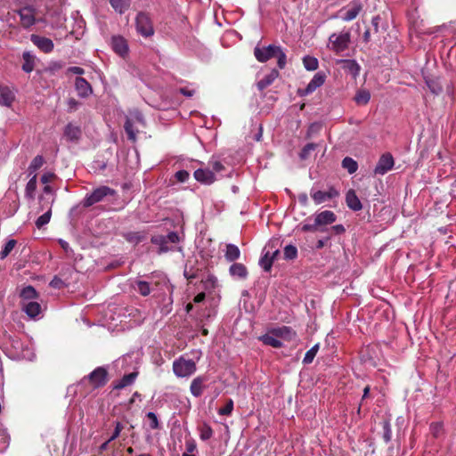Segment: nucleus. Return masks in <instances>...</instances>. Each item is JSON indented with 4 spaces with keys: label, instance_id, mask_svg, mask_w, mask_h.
<instances>
[{
    "label": "nucleus",
    "instance_id": "nucleus-19",
    "mask_svg": "<svg viewBox=\"0 0 456 456\" xmlns=\"http://www.w3.org/2000/svg\"><path fill=\"white\" fill-rule=\"evenodd\" d=\"M193 175L198 182L205 184H211L216 180L214 172L208 169L199 168L194 172Z\"/></svg>",
    "mask_w": 456,
    "mask_h": 456
},
{
    "label": "nucleus",
    "instance_id": "nucleus-31",
    "mask_svg": "<svg viewBox=\"0 0 456 456\" xmlns=\"http://www.w3.org/2000/svg\"><path fill=\"white\" fill-rule=\"evenodd\" d=\"M22 59L24 61L22 64V70L26 73H30L35 67V57L30 52H24L22 54Z\"/></svg>",
    "mask_w": 456,
    "mask_h": 456
},
{
    "label": "nucleus",
    "instance_id": "nucleus-58",
    "mask_svg": "<svg viewBox=\"0 0 456 456\" xmlns=\"http://www.w3.org/2000/svg\"><path fill=\"white\" fill-rule=\"evenodd\" d=\"M50 286L54 289H61L64 286V282L59 277L54 276L53 279L50 282Z\"/></svg>",
    "mask_w": 456,
    "mask_h": 456
},
{
    "label": "nucleus",
    "instance_id": "nucleus-55",
    "mask_svg": "<svg viewBox=\"0 0 456 456\" xmlns=\"http://www.w3.org/2000/svg\"><path fill=\"white\" fill-rule=\"evenodd\" d=\"M78 101H77L75 98H69L68 99L67 105H68V111L72 112L77 110V107L79 106Z\"/></svg>",
    "mask_w": 456,
    "mask_h": 456
},
{
    "label": "nucleus",
    "instance_id": "nucleus-48",
    "mask_svg": "<svg viewBox=\"0 0 456 456\" xmlns=\"http://www.w3.org/2000/svg\"><path fill=\"white\" fill-rule=\"evenodd\" d=\"M317 148V144L314 142H309L304 146L299 153V157L301 159H307L312 151H314Z\"/></svg>",
    "mask_w": 456,
    "mask_h": 456
},
{
    "label": "nucleus",
    "instance_id": "nucleus-18",
    "mask_svg": "<svg viewBox=\"0 0 456 456\" xmlns=\"http://www.w3.org/2000/svg\"><path fill=\"white\" fill-rule=\"evenodd\" d=\"M326 79V75L322 72H317L312 80L308 83L303 94H310L314 92L317 88L322 86Z\"/></svg>",
    "mask_w": 456,
    "mask_h": 456
},
{
    "label": "nucleus",
    "instance_id": "nucleus-47",
    "mask_svg": "<svg viewBox=\"0 0 456 456\" xmlns=\"http://www.w3.org/2000/svg\"><path fill=\"white\" fill-rule=\"evenodd\" d=\"M383 435L382 438L386 444L389 443L392 439V430L391 425L388 420H384L382 422Z\"/></svg>",
    "mask_w": 456,
    "mask_h": 456
},
{
    "label": "nucleus",
    "instance_id": "nucleus-57",
    "mask_svg": "<svg viewBox=\"0 0 456 456\" xmlns=\"http://www.w3.org/2000/svg\"><path fill=\"white\" fill-rule=\"evenodd\" d=\"M126 238L130 242H133V241L139 242L142 240V236L139 232H129L126 236Z\"/></svg>",
    "mask_w": 456,
    "mask_h": 456
},
{
    "label": "nucleus",
    "instance_id": "nucleus-15",
    "mask_svg": "<svg viewBox=\"0 0 456 456\" xmlns=\"http://www.w3.org/2000/svg\"><path fill=\"white\" fill-rule=\"evenodd\" d=\"M338 62L341 64V68L346 73L350 74L354 79L359 76L361 68L356 61L351 59H344L339 60Z\"/></svg>",
    "mask_w": 456,
    "mask_h": 456
},
{
    "label": "nucleus",
    "instance_id": "nucleus-53",
    "mask_svg": "<svg viewBox=\"0 0 456 456\" xmlns=\"http://www.w3.org/2000/svg\"><path fill=\"white\" fill-rule=\"evenodd\" d=\"M123 428H124L123 425L119 421H117L115 424L114 432L111 435V436L110 437V439L108 440V442H111V441L117 439L119 436Z\"/></svg>",
    "mask_w": 456,
    "mask_h": 456
},
{
    "label": "nucleus",
    "instance_id": "nucleus-26",
    "mask_svg": "<svg viewBox=\"0 0 456 456\" xmlns=\"http://www.w3.org/2000/svg\"><path fill=\"white\" fill-rule=\"evenodd\" d=\"M230 274L240 279H246L248 275L247 267L240 263H234L230 266Z\"/></svg>",
    "mask_w": 456,
    "mask_h": 456
},
{
    "label": "nucleus",
    "instance_id": "nucleus-41",
    "mask_svg": "<svg viewBox=\"0 0 456 456\" xmlns=\"http://www.w3.org/2000/svg\"><path fill=\"white\" fill-rule=\"evenodd\" d=\"M199 431H200V437L201 440L203 441H206V440H208L212 437L213 436V429L212 428L207 424V423H203L200 428H199Z\"/></svg>",
    "mask_w": 456,
    "mask_h": 456
},
{
    "label": "nucleus",
    "instance_id": "nucleus-4",
    "mask_svg": "<svg viewBox=\"0 0 456 456\" xmlns=\"http://www.w3.org/2000/svg\"><path fill=\"white\" fill-rule=\"evenodd\" d=\"M196 362L191 359L180 356L173 362V371L178 378H188L195 373Z\"/></svg>",
    "mask_w": 456,
    "mask_h": 456
},
{
    "label": "nucleus",
    "instance_id": "nucleus-44",
    "mask_svg": "<svg viewBox=\"0 0 456 456\" xmlns=\"http://www.w3.org/2000/svg\"><path fill=\"white\" fill-rule=\"evenodd\" d=\"M303 63L307 70H315L318 69V60L313 56H305L303 59Z\"/></svg>",
    "mask_w": 456,
    "mask_h": 456
},
{
    "label": "nucleus",
    "instance_id": "nucleus-11",
    "mask_svg": "<svg viewBox=\"0 0 456 456\" xmlns=\"http://www.w3.org/2000/svg\"><path fill=\"white\" fill-rule=\"evenodd\" d=\"M362 10V4L359 0H354L350 4V8L348 10H346V8H342L339 11V13L344 14L341 16L342 20L345 21H351L354 20L359 13Z\"/></svg>",
    "mask_w": 456,
    "mask_h": 456
},
{
    "label": "nucleus",
    "instance_id": "nucleus-38",
    "mask_svg": "<svg viewBox=\"0 0 456 456\" xmlns=\"http://www.w3.org/2000/svg\"><path fill=\"white\" fill-rule=\"evenodd\" d=\"M125 131L127 135V139L131 142L136 141V131L134 128V124L131 119L127 118L124 125Z\"/></svg>",
    "mask_w": 456,
    "mask_h": 456
},
{
    "label": "nucleus",
    "instance_id": "nucleus-28",
    "mask_svg": "<svg viewBox=\"0 0 456 456\" xmlns=\"http://www.w3.org/2000/svg\"><path fill=\"white\" fill-rule=\"evenodd\" d=\"M279 338H276L275 336L270 334V330L268 333L262 335L258 338V339L263 342V344L266 346H270L273 348H281L282 347V343L281 340L278 339Z\"/></svg>",
    "mask_w": 456,
    "mask_h": 456
},
{
    "label": "nucleus",
    "instance_id": "nucleus-51",
    "mask_svg": "<svg viewBox=\"0 0 456 456\" xmlns=\"http://www.w3.org/2000/svg\"><path fill=\"white\" fill-rule=\"evenodd\" d=\"M233 410V401L232 399H228L224 407L218 410L219 415H230Z\"/></svg>",
    "mask_w": 456,
    "mask_h": 456
},
{
    "label": "nucleus",
    "instance_id": "nucleus-63",
    "mask_svg": "<svg viewBox=\"0 0 456 456\" xmlns=\"http://www.w3.org/2000/svg\"><path fill=\"white\" fill-rule=\"evenodd\" d=\"M180 93L186 96V97H191L193 96L195 91L194 90H191V89H188V88H185V87H183V88H180Z\"/></svg>",
    "mask_w": 456,
    "mask_h": 456
},
{
    "label": "nucleus",
    "instance_id": "nucleus-40",
    "mask_svg": "<svg viewBox=\"0 0 456 456\" xmlns=\"http://www.w3.org/2000/svg\"><path fill=\"white\" fill-rule=\"evenodd\" d=\"M17 244V240L14 239L9 240L2 248L0 252V259H4L9 256Z\"/></svg>",
    "mask_w": 456,
    "mask_h": 456
},
{
    "label": "nucleus",
    "instance_id": "nucleus-42",
    "mask_svg": "<svg viewBox=\"0 0 456 456\" xmlns=\"http://www.w3.org/2000/svg\"><path fill=\"white\" fill-rule=\"evenodd\" d=\"M429 430L433 437L440 438L444 435V425L442 422H433L429 426Z\"/></svg>",
    "mask_w": 456,
    "mask_h": 456
},
{
    "label": "nucleus",
    "instance_id": "nucleus-32",
    "mask_svg": "<svg viewBox=\"0 0 456 456\" xmlns=\"http://www.w3.org/2000/svg\"><path fill=\"white\" fill-rule=\"evenodd\" d=\"M354 100L358 105H367L370 100V93L366 89H360L356 92Z\"/></svg>",
    "mask_w": 456,
    "mask_h": 456
},
{
    "label": "nucleus",
    "instance_id": "nucleus-62",
    "mask_svg": "<svg viewBox=\"0 0 456 456\" xmlns=\"http://www.w3.org/2000/svg\"><path fill=\"white\" fill-rule=\"evenodd\" d=\"M380 20L381 19H380L379 15H376V16L372 17V19H371V24L374 28L375 32L379 31V25Z\"/></svg>",
    "mask_w": 456,
    "mask_h": 456
},
{
    "label": "nucleus",
    "instance_id": "nucleus-35",
    "mask_svg": "<svg viewBox=\"0 0 456 456\" xmlns=\"http://www.w3.org/2000/svg\"><path fill=\"white\" fill-rule=\"evenodd\" d=\"M111 7L118 13L125 12L130 6V0H110Z\"/></svg>",
    "mask_w": 456,
    "mask_h": 456
},
{
    "label": "nucleus",
    "instance_id": "nucleus-3",
    "mask_svg": "<svg viewBox=\"0 0 456 456\" xmlns=\"http://www.w3.org/2000/svg\"><path fill=\"white\" fill-rule=\"evenodd\" d=\"M116 191L109 186L102 185L96 189H94L90 194H87L84 200L83 206L85 208H89L98 202H102L105 200V198L110 196H115Z\"/></svg>",
    "mask_w": 456,
    "mask_h": 456
},
{
    "label": "nucleus",
    "instance_id": "nucleus-10",
    "mask_svg": "<svg viewBox=\"0 0 456 456\" xmlns=\"http://www.w3.org/2000/svg\"><path fill=\"white\" fill-rule=\"evenodd\" d=\"M339 192L334 187H330L327 191H316L311 192V197L314 200V203L319 205L329 200L338 197Z\"/></svg>",
    "mask_w": 456,
    "mask_h": 456
},
{
    "label": "nucleus",
    "instance_id": "nucleus-12",
    "mask_svg": "<svg viewBox=\"0 0 456 456\" xmlns=\"http://www.w3.org/2000/svg\"><path fill=\"white\" fill-rule=\"evenodd\" d=\"M270 334L287 341H291L297 337V332L289 326L273 328L270 330Z\"/></svg>",
    "mask_w": 456,
    "mask_h": 456
},
{
    "label": "nucleus",
    "instance_id": "nucleus-24",
    "mask_svg": "<svg viewBox=\"0 0 456 456\" xmlns=\"http://www.w3.org/2000/svg\"><path fill=\"white\" fill-rule=\"evenodd\" d=\"M280 73L276 69H273L269 74L265 76L256 83V87L259 91L265 90L279 77Z\"/></svg>",
    "mask_w": 456,
    "mask_h": 456
},
{
    "label": "nucleus",
    "instance_id": "nucleus-16",
    "mask_svg": "<svg viewBox=\"0 0 456 456\" xmlns=\"http://www.w3.org/2000/svg\"><path fill=\"white\" fill-rule=\"evenodd\" d=\"M316 224H319L321 228L329 225L336 222L337 216L331 210H324L315 215Z\"/></svg>",
    "mask_w": 456,
    "mask_h": 456
},
{
    "label": "nucleus",
    "instance_id": "nucleus-43",
    "mask_svg": "<svg viewBox=\"0 0 456 456\" xmlns=\"http://www.w3.org/2000/svg\"><path fill=\"white\" fill-rule=\"evenodd\" d=\"M319 350V344L314 345L312 348H310L305 354L303 359L304 364H310L313 362L314 357L316 356Z\"/></svg>",
    "mask_w": 456,
    "mask_h": 456
},
{
    "label": "nucleus",
    "instance_id": "nucleus-1",
    "mask_svg": "<svg viewBox=\"0 0 456 456\" xmlns=\"http://www.w3.org/2000/svg\"><path fill=\"white\" fill-rule=\"evenodd\" d=\"M254 56L259 62H266L272 58H277V65L282 69L287 63V56L280 45H269L268 46H259L254 48Z\"/></svg>",
    "mask_w": 456,
    "mask_h": 456
},
{
    "label": "nucleus",
    "instance_id": "nucleus-6",
    "mask_svg": "<svg viewBox=\"0 0 456 456\" xmlns=\"http://www.w3.org/2000/svg\"><path fill=\"white\" fill-rule=\"evenodd\" d=\"M83 380H87L93 389H98L103 387L108 383L109 373L105 367L100 366L84 377Z\"/></svg>",
    "mask_w": 456,
    "mask_h": 456
},
{
    "label": "nucleus",
    "instance_id": "nucleus-59",
    "mask_svg": "<svg viewBox=\"0 0 456 456\" xmlns=\"http://www.w3.org/2000/svg\"><path fill=\"white\" fill-rule=\"evenodd\" d=\"M330 231L337 235L342 234L346 232L345 227L342 224H336L331 226Z\"/></svg>",
    "mask_w": 456,
    "mask_h": 456
},
{
    "label": "nucleus",
    "instance_id": "nucleus-8",
    "mask_svg": "<svg viewBox=\"0 0 456 456\" xmlns=\"http://www.w3.org/2000/svg\"><path fill=\"white\" fill-rule=\"evenodd\" d=\"M395 161L392 154L390 153H384L380 156L375 169L374 173L375 175H385L389 170H391L394 167Z\"/></svg>",
    "mask_w": 456,
    "mask_h": 456
},
{
    "label": "nucleus",
    "instance_id": "nucleus-49",
    "mask_svg": "<svg viewBox=\"0 0 456 456\" xmlns=\"http://www.w3.org/2000/svg\"><path fill=\"white\" fill-rule=\"evenodd\" d=\"M51 216H52V210L50 208L47 212H45V214H43L37 219V221H36L37 227L38 229H41L44 225L47 224L50 222Z\"/></svg>",
    "mask_w": 456,
    "mask_h": 456
},
{
    "label": "nucleus",
    "instance_id": "nucleus-50",
    "mask_svg": "<svg viewBox=\"0 0 456 456\" xmlns=\"http://www.w3.org/2000/svg\"><path fill=\"white\" fill-rule=\"evenodd\" d=\"M426 85L433 94L437 95L442 92L441 86L434 80H426Z\"/></svg>",
    "mask_w": 456,
    "mask_h": 456
},
{
    "label": "nucleus",
    "instance_id": "nucleus-56",
    "mask_svg": "<svg viewBox=\"0 0 456 456\" xmlns=\"http://www.w3.org/2000/svg\"><path fill=\"white\" fill-rule=\"evenodd\" d=\"M55 178H56V175L54 173L47 172V173H45L41 176V182L44 184H47V183H51L53 180H54Z\"/></svg>",
    "mask_w": 456,
    "mask_h": 456
},
{
    "label": "nucleus",
    "instance_id": "nucleus-33",
    "mask_svg": "<svg viewBox=\"0 0 456 456\" xmlns=\"http://www.w3.org/2000/svg\"><path fill=\"white\" fill-rule=\"evenodd\" d=\"M20 297L23 301L32 300L38 297V293L33 286L28 285L21 289Z\"/></svg>",
    "mask_w": 456,
    "mask_h": 456
},
{
    "label": "nucleus",
    "instance_id": "nucleus-34",
    "mask_svg": "<svg viewBox=\"0 0 456 456\" xmlns=\"http://www.w3.org/2000/svg\"><path fill=\"white\" fill-rule=\"evenodd\" d=\"M309 220H310V217H308L305 220V224H301V226H300L301 232H324L325 231L324 228H321V226L319 224H316V218L315 217L314 219V223L313 224L307 223Z\"/></svg>",
    "mask_w": 456,
    "mask_h": 456
},
{
    "label": "nucleus",
    "instance_id": "nucleus-2",
    "mask_svg": "<svg viewBox=\"0 0 456 456\" xmlns=\"http://www.w3.org/2000/svg\"><path fill=\"white\" fill-rule=\"evenodd\" d=\"M350 43L351 34L349 31L333 33L329 37L328 48L339 54L348 49Z\"/></svg>",
    "mask_w": 456,
    "mask_h": 456
},
{
    "label": "nucleus",
    "instance_id": "nucleus-13",
    "mask_svg": "<svg viewBox=\"0 0 456 456\" xmlns=\"http://www.w3.org/2000/svg\"><path fill=\"white\" fill-rule=\"evenodd\" d=\"M30 39L36 46H37L42 52L45 53H49L53 50L54 45L53 41L48 37L33 34L31 35Z\"/></svg>",
    "mask_w": 456,
    "mask_h": 456
},
{
    "label": "nucleus",
    "instance_id": "nucleus-5",
    "mask_svg": "<svg viewBox=\"0 0 456 456\" xmlns=\"http://www.w3.org/2000/svg\"><path fill=\"white\" fill-rule=\"evenodd\" d=\"M152 244L159 246V254L167 253L174 250V246L169 244H176L179 242V236L175 232H170L167 236L155 235L151 239Z\"/></svg>",
    "mask_w": 456,
    "mask_h": 456
},
{
    "label": "nucleus",
    "instance_id": "nucleus-52",
    "mask_svg": "<svg viewBox=\"0 0 456 456\" xmlns=\"http://www.w3.org/2000/svg\"><path fill=\"white\" fill-rule=\"evenodd\" d=\"M146 417L150 419V427L151 429H159V423L157 418V415L150 411L146 414Z\"/></svg>",
    "mask_w": 456,
    "mask_h": 456
},
{
    "label": "nucleus",
    "instance_id": "nucleus-45",
    "mask_svg": "<svg viewBox=\"0 0 456 456\" xmlns=\"http://www.w3.org/2000/svg\"><path fill=\"white\" fill-rule=\"evenodd\" d=\"M135 289L143 297L148 296L151 293L150 284L144 281H136Z\"/></svg>",
    "mask_w": 456,
    "mask_h": 456
},
{
    "label": "nucleus",
    "instance_id": "nucleus-20",
    "mask_svg": "<svg viewBox=\"0 0 456 456\" xmlns=\"http://www.w3.org/2000/svg\"><path fill=\"white\" fill-rule=\"evenodd\" d=\"M206 381L207 378L205 376H198L192 379L190 386V391L193 396L200 397L202 395L205 388L204 383Z\"/></svg>",
    "mask_w": 456,
    "mask_h": 456
},
{
    "label": "nucleus",
    "instance_id": "nucleus-30",
    "mask_svg": "<svg viewBox=\"0 0 456 456\" xmlns=\"http://www.w3.org/2000/svg\"><path fill=\"white\" fill-rule=\"evenodd\" d=\"M37 174H34L28 182L25 188V197L29 200H35V193L37 191Z\"/></svg>",
    "mask_w": 456,
    "mask_h": 456
},
{
    "label": "nucleus",
    "instance_id": "nucleus-25",
    "mask_svg": "<svg viewBox=\"0 0 456 456\" xmlns=\"http://www.w3.org/2000/svg\"><path fill=\"white\" fill-rule=\"evenodd\" d=\"M22 310L30 317L36 318L41 313V305L37 302L22 303Z\"/></svg>",
    "mask_w": 456,
    "mask_h": 456
},
{
    "label": "nucleus",
    "instance_id": "nucleus-46",
    "mask_svg": "<svg viewBox=\"0 0 456 456\" xmlns=\"http://www.w3.org/2000/svg\"><path fill=\"white\" fill-rule=\"evenodd\" d=\"M284 259L294 260L297 256V248L293 245H287L283 250Z\"/></svg>",
    "mask_w": 456,
    "mask_h": 456
},
{
    "label": "nucleus",
    "instance_id": "nucleus-64",
    "mask_svg": "<svg viewBox=\"0 0 456 456\" xmlns=\"http://www.w3.org/2000/svg\"><path fill=\"white\" fill-rule=\"evenodd\" d=\"M212 167H213V170L216 172H220L224 168V165L220 161H215L212 164Z\"/></svg>",
    "mask_w": 456,
    "mask_h": 456
},
{
    "label": "nucleus",
    "instance_id": "nucleus-37",
    "mask_svg": "<svg viewBox=\"0 0 456 456\" xmlns=\"http://www.w3.org/2000/svg\"><path fill=\"white\" fill-rule=\"evenodd\" d=\"M44 163H45V159H44L43 156H41V155L36 156L32 159V161L30 162L28 167L29 175H34L37 170H38L39 168H41L43 167Z\"/></svg>",
    "mask_w": 456,
    "mask_h": 456
},
{
    "label": "nucleus",
    "instance_id": "nucleus-39",
    "mask_svg": "<svg viewBox=\"0 0 456 456\" xmlns=\"http://www.w3.org/2000/svg\"><path fill=\"white\" fill-rule=\"evenodd\" d=\"M273 263V257H270L269 252L265 253L259 260L260 266L265 272H270Z\"/></svg>",
    "mask_w": 456,
    "mask_h": 456
},
{
    "label": "nucleus",
    "instance_id": "nucleus-23",
    "mask_svg": "<svg viewBox=\"0 0 456 456\" xmlns=\"http://www.w3.org/2000/svg\"><path fill=\"white\" fill-rule=\"evenodd\" d=\"M137 376V371H134L129 374L124 375L122 379L113 382V389L120 390L132 385L134 382Z\"/></svg>",
    "mask_w": 456,
    "mask_h": 456
},
{
    "label": "nucleus",
    "instance_id": "nucleus-29",
    "mask_svg": "<svg viewBox=\"0 0 456 456\" xmlns=\"http://www.w3.org/2000/svg\"><path fill=\"white\" fill-rule=\"evenodd\" d=\"M224 256L228 262H234L240 258V250L234 244H227Z\"/></svg>",
    "mask_w": 456,
    "mask_h": 456
},
{
    "label": "nucleus",
    "instance_id": "nucleus-61",
    "mask_svg": "<svg viewBox=\"0 0 456 456\" xmlns=\"http://www.w3.org/2000/svg\"><path fill=\"white\" fill-rule=\"evenodd\" d=\"M68 71L69 73H72V74H77V75H82L85 73V70L84 69L80 68V67H77V66H72V67H69L68 69Z\"/></svg>",
    "mask_w": 456,
    "mask_h": 456
},
{
    "label": "nucleus",
    "instance_id": "nucleus-7",
    "mask_svg": "<svg viewBox=\"0 0 456 456\" xmlns=\"http://www.w3.org/2000/svg\"><path fill=\"white\" fill-rule=\"evenodd\" d=\"M136 30L142 36L148 37L154 34L152 21L148 13L140 12L135 19Z\"/></svg>",
    "mask_w": 456,
    "mask_h": 456
},
{
    "label": "nucleus",
    "instance_id": "nucleus-14",
    "mask_svg": "<svg viewBox=\"0 0 456 456\" xmlns=\"http://www.w3.org/2000/svg\"><path fill=\"white\" fill-rule=\"evenodd\" d=\"M111 46L113 51L123 58L128 53V45L123 37H113L111 39Z\"/></svg>",
    "mask_w": 456,
    "mask_h": 456
},
{
    "label": "nucleus",
    "instance_id": "nucleus-17",
    "mask_svg": "<svg viewBox=\"0 0 456 456\" xmlns=\"http://www.w3.org/2000/svg\"><path fill=\"white\" fill-rule=\"evenodd\" d=\"M75 88L77 94L83 98L88 97L93 93L91 85L81 77L75 79Z\"/></svg>",
    "mask_w": 456,
    "mask_h": 456
},
{
    "label": "nucleus",
    "instance_id": "nucleus-21",
    "mask_svg": "<svg viewBox=\"0 0 456 456\" xmlns=\"http://www.w3.org/2000/svg\"><path fill=\"white\" fill-rule=\"evenodd\" d=\"M14 100L13 92L6 86H0V105L11 107Z\"/></svg>",
    "mask_w": 456,
    "mask_h": 456
},
{
    "label": "nucleus",
    "instance_id": "nucleus-22",
    "mask_svg": "<svg viewBox=\"0 0 456 456\" xmlns=\"http://www.w3.org/2000/svg\"><path fill=\"white\" fill-rule=\"evenodd\" d=\"M346 206L354 210V211H359L362 208V205L356 195L354 190L350 189L346 194Z\"/></svg>",
    "mask_w": 456,
    "mask_h": 456
},
{
    "label": "nucleus",
    "instance_id": "nucleus-60",
    "mask_svg": "<svg viewBox=\"0 0 456 456\" xmlns=\"http://www.w3.org/2000/svg\"><path fill=\"white\" fill-rule=\"evenodd\" d=\"M186 452L185 453H193V452L196 450V444L194 441H186Z\"/></svg>",
    "mask_w": 456,
    "mask_h": 456
},
{
    "label": "nucleus",
    "instance_id": "nucleus-9",
    "mask_svg": "<svg viewBox=\"0 0 456 456\" xmlns=\"http://www.w3.org/2000/svg\"><path fill=\"white\" fill-rule=\"evenodd\" d=\"M22 27L28 28L36 23V10L32 6H25L18 11Z\"/></svg>",
    "mask_w": 456,
    "mask_h": 456
},
{
    "label": "nucleus",
    "instance_id": "nucleus-36",
    "mask_svg": "<svg viewBox=\"0 0 456 456\" xmlns=\"http://www.w3.org/2000/svg\"><path fill=\"white\" fill-rule=\"evenodd\" d=\"M341 165L350 175L354 174L358 169V163L350 157L344 158Z\"/></svg>",
    "mask_w": 456,
    "mask_h": 456
},
{
    "label": "nucleus",
    "instance_id": "nucleus-54",
    "mask_svg": "<svg viewBox=\"0 0 456 456\" xmlns=\"http://www.w3.org/2000/svg\"><path fill=\"white\" fill-rule=\"evenodd\" d=\"M190 174L186 170H179L175 174V177L180 183H184L188 180Z\"/></svg>",
    "mask_w": 456,
    "mask_h": 456
},
{
    "label": "nucleus",
    "instance_id": "nucleus-27",
    "mask_svg": "<svg viewBox=\"0 0 456 456\" xmlns=\"http://www.w3.org/2000/svg\"><path fill=\"white\" fill-rule=\"evenodd\" d=\"M64 135L69 141H77L81 136V129L69 123L65 126Z\"/></svg>",
    "mask_w": 456,
    "mask_h": 456
}]
</instances>
